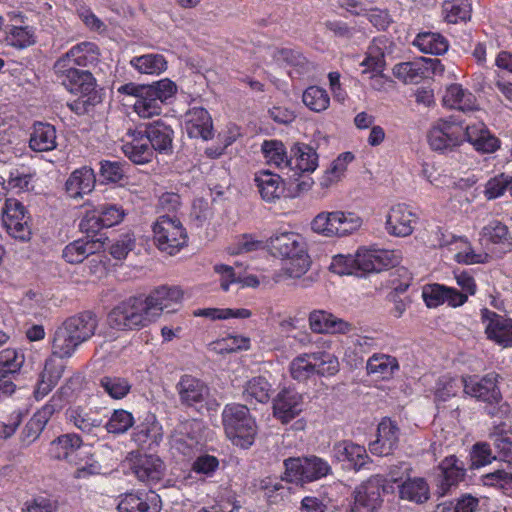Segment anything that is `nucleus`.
I'll list each match as a JSON object with an SVG mask.
<instances>
[{
  "instance_id": "f257e3e1",
  "label": "nucleus",
  "mask_w": 512,
  "mask_h": 512,
  "mask_svg": "<svg viewBox=\"0 0 512 512\" xmlns=\"http://www.w3.org/2000/svg\"><path fill=\"white\" fill-rule=\"evenodd\" d=\"M160 315V292L155 289L149 295L131 296L120 302L108 314L111 328L125 331L145 327L156 322Z\"/></svg>"
},
{
  "instance_id": "f03ea898",
  "label": "nucleus",
  "mask_w": 512,
  "mask_h": 512,
  "mask_svg": "<svg viewBox=\"0 0 512 512\" xmlns=\"http://www.w3.org/2000/svg\"><path fill=\"white\" fill-rule=\"evenodd\" d=\"M400 257L394 250L359 248L355 255H336L330 269L339 275L365 276L388 270L399 264Z\"/></svg>"
},
{
  "instance_id": "7ed1b4c3",
  "label": "nucleus",
  "mask_w": 512,
  "mask_h": 512,
  "mask_svg": "<svg viewBox=\"0 0 512 512\" xmlns=\"http://www.w3.org/2000/svg\"><path fill=\"white\" fill-rule=\"evenodd\" d=\"M97 326V317L90 311L68 318L55 331L52 343L53 355L59 358L71 357L82 343L95 334Z\"/></svg>"
},
{
  "instance_id": "20e7f679",
  "label": "nucleus",
  "mask_w": 512,
  "mask_h": 512,
  "mask_svg": "<svg viewBox=\"0 0 512 512\" xmlns=\"http://www.w3.org/2000/svg\"><path fill=\"white\" fill-rule=\"evenodd\" d=\"M273 255L287 259L285 272L292 278H300L310 268L311 261L303 237L292 231L276 233L269 239Z\"/></svg>"
},
{
  "instance_id": "39448f33",
  "label": "nucleus",
  "mask_w": 512,
  "mask_h": 512,
  "mask_svg": "<svg viewBox=\"0 0 512 512\" xmlns=\"http://www.w3.org/2000/svg\"><path fill=\"white\" fill-rule=\"evenodd\" d=\"M221 416L225 434L234 445L244 449L252 446L257 435V425L246 405L226 404Z\"/></svg>"
},
{
  "instance_id": "423d86ee",
  "label": "nucleus",
  "mask_w": 512,
  "mask_h": 512,
  "mask_svg": "<svg viewBox=\"0 0 512 512\" xmlns=\"http://www.w3.org/2000/svg\"><path fill=\"white\" fill-rule=\"evenodd\" d=\"M285 475L291 482L310 483L331 474L328 461L315 455L284 460Z\"/></svg>"
},
{
  "instance_id": "0eeeda50",
  "label": "nucleus",
  "mask_w": 512,
  "mask_h": 512,
  "mask_svg": "<svg viewBox=\"0 0 512 512\" xmlns=\"http://www.w3.org/2000/svg\"><path fill=\"white\" fill-rule=\"evenodd\" d=\"M427 141L433 151L452 152L464 142V127L455 121L438 119L429 129Z\"/></svg>"
},
{
  "instance_id": "6e6552de",
  "label": "nucleus",
  "mask_w": 512,
  "mask_h": 512,
  "mask_svg": "<svg viewBox=\"0 0 512 512\" xmlns=\"http://www.w3.org/2000/svg\"><path fill=\"white\" fill-rule=\"evenodd\" d=\"M437 492L444 496L464 482L467 468L463 460L456 455L444 457L435 468Z\"/></svg>"
},
{
  "instance_id": "1a4fd4ad",
  "label": "nucleus",
  "mask_w": 512,
  "mask_h": 512,
  "mask_svg": "<svg viewBox=\"0 0 512 512\" xmlns=\"http://www.w3.org/2000/svg\"><path fill=\"white\" fill-rule=\"evenodd\" d=\"M382 504L381 486L376 481L367 480L354 488L345 512H378Z\"/></svg>"
},
{
  "instance_id": "9d476101",
  "label": "nucleus",
  "mask_w": 512,
  "mask_h": 512,
  "mask_svg": "<svg viewBox=\"0 0 512 512\" xmlns=\"http://www.w3.org/2000/svg\"><path fill=\"white\" fill-rule=\"evenodd\" d=\"M499 379L500 375L496 372L487 373L482 377L464 375L461 377L463 392L483 403L497 398L500 400L502 393L499 387Z\"/></svg>"
},
{
  "instance_id": "9b49d317",
  "label": "nucleus",
  "mask_w": 512,
  "mask_h": 512,
  "mask_svg": "<svg viewBox=\"0 0 512 512\" xmlns=\"http://www.w3.org/2000/svg\"><path fill=\"white\" fill-rule=\"evenodd\" d=\"M54 71L71 93H80L86 96L95 88V79L89 70L67 65L65 61H56Z\"/></svg>"
},
{
  "instance_id": "f8f14e48",
  "label": "nucleus",
  "mask_w": 512,
  "mask_h": 512,
  "mask_svg": "<svg viewBox=\"0 0 512 512\" xmlns=\"http://www.w3.org/2000/svg\"><path fill=\"white\" fill-rule=\"evenodd\" d=\"M418 220V214L410 205L398 203L389 209L385 229L392 236L406 237L413 233Z\"/></svg>"
},
{
  "instance_id": "ddd939ff",
  "label": "nucleus",
  "mask_w": 512,
  "mask_h": 512,
  "mask_svg": "<svg viewBox=\"0 0 512 512\" xmlns=\"http://www.w3.org/2000/svg\"><path fill=\"white\" fill-rule=\"evenodd\" d=\"M443 70V65L439 59L421 57L417 61L396 64L393 68V75L408 84L418 83L426 77L427 72L435 74Z\"/></svg>"
},
{
  "instance_id": "4468645a",
  "label": "nucleus",
  "mask_w": 512,
  "mask_h": 512,
  "mask_svg": "<svg viewBox=\"0 0 512 512\" xmlns=\"http://www.w3.org/2000/svg\"><path fill=\"white\" fill-rule=\"evenodd\" d=\"M187 242L186 229L176 215L162 214V252L176 255Z\"/></svg>"
},
{
  "instance_id": "2eb2a0df",
  "label": "nucleus",
  "mask_w": 512,
  "mask_h": 512,
  "mask_svg": "<svg viewBox=\"0 0 512 512\" xmlns=\"http://www.w3.org/2000/svg\"><path fill=\"white\" fill-rule=\"evenodd\" d=\"M479 235L481 245L487 249L497 250L501 254L512 251V236L508 226L500 220L489 221L482 227Z\"/></svg>"
},
{
  "instance_id": "dca6fc26",
  "label": "nucleus",
  "mask_w": 512,
  "mask_h": 512,
  "mask_svg": "<svg viewBox=\"0 0 512 512\" xmlns=\"http://www.w3.org/2000/svg\"><path fill=\"white\" fill-rule=\"evenodd\" d=\"M308 323L311 331L316 334H347L353 329L351 323L323 309L312 310L308 315Z\"/></svg>"
},
{
  "instance_id": "f3484780",
  "label": "nucleus",
  "mask_w": 512,
  "mask_h": 512,
  "mask_svg": "<svg viewBox=\"0 0 512 512\" xmlns=\"http://www.w3.org/2000/svg\"><path fill=\"white\" fill-rule=\"evenodd\" d=\"M303 410V397L291 388H284L273 399V415L281 423L287 424Z\"/></svg>"
},
{
  "instance_id": "a211bd4d",
  "label": "nucleus",
  "mask_w": 512,
  "mask_h": 512,
  "mask_svg": "<svg viewBox=\"0 0 512 512\" xmlns=\"http://www.w3.org/2000/svg\"><path fill=\"white\" fill-rule=\"evenodd\" d=\"M483 320H488L485 329L487 338L504 348L512 346V319L497 314L488 308L481 310Z\"/></svg>"
},
{
  "instance_id": "6ab92c4d",
  "label": "nucleus",
  "mask_w": 512,
  "mask_h": 512,
  "mask_svg": "<svg viewBox=\"0 0 512 512\" xmlns=\"http://www.w3.org/2000/svg\"><path fill=\"white\" fill-rule=\"evenodd\" d=\"M399 427L390 418H383L378 424L377 438L369 443L373 455L388 456L398 447Z\"/></svg>"
},
{
  "instance_id": "aec40b11",
  "label": "nucleus",
  "mask_w": 512,
  "mask_h": 512,
  "mask_svg": "<svg viewBox=\"0 0 512 512\" xmlns=\"http://www.w3.org/2000/svg\"><path fill=\"white\" fill-rule=\"evenodd\" d=\"M62 407L61 399L53 397L49 403L38 410L26 423L21 432V441L24 445H30L43 431L52 415Z\"/></svg>"
},
{
  "instance_id": "412c9836",
  "label": "nucleus",
  "mask_w": 512,
  "mask_h": 512,
  "mask_svg": "<svg viewBox=\"0 0 512 512\" xmlns=\"http://www.w3.org/2000/svg\"><path fill=\"white\" fill-rule=\"evenodd\" d=\"M333 457L339 462H346L348 467L359 471L371 462L364 446L349 440H342L333 445Z\"/></svg>"
},
{
  "instance_id": "4be33fe9",
  "label": "nucleus",
  "mask_w": 512,
  "mask_h": 512,
  "mask_svg": "<svg viewBox=\"0 0 512 512\" xmlns=\"http://www.w3.org/2000/svg\"><path fill=\"white\" fill-rule=\"evenodd\" d=\"M184 128L190 138L210 140L214 136L211 115L203 107H192L185 113Z\"/></svg>"
},
{
  "instance_id": "5701e85b",
  "label": "nucleus",
  "mask_w": 512,
  "mask_h": 512,
  "mask_svg": "<svg viewBox=\"0 0 512 512\" xmlns=\"http://www.w3.org/2000/svg\"><path fill=\"white\" fill-rule=\"evenodd\" d=\"M464 141L482 153H494L500 148V140L493 135L483 122L467 125L464 128Z\"/></svg>"
},
{
  "instance_id": "b1692460",
  "label": "nucleus",
  "mask_w": 512,
  "mask_h": 512,
  "mask_svg": "<svg viewBox=\"0 0 512 512\" xmlns=\"http://www.w3.org/2000/svg\"><path fill=\"white\" fill-rule=\"evenodd\" d=\"M177 391L182 404L191 407L204 402L210 393L209 387L202 380L191 375L180 378Z\"/></svg>"
},
{
  "instance_id": "393cba45",
  "label": "nucleus",
  "mask_w": 512,
  "mask_h": 512,
  "mask_svg": "<svg viewBox=\"0 0 512 512\" xmlns=\"http://www.w3.org/2000/svg\"><path fill=\"white\" fill-rule=\"evenodd\" d=\"M293 155L289 158L288 172L289 178H297L305 172H313L318 166V155L315 150L309 146L296 147L292 149Z\"/></svg>"
},
{
  "instance_id": "a878e982",
  "label": "nucleus",
  "mask_w": 512,
  "mask_h": 512,
  "mask_svg": "<svg viewBox=\"0 0 512 512\" xmlns=\"http://www.w3.org/2000/svg\"><path fill=\"white\" fill-rule=\"evenodd\" d=\"M254 180L264 201L273 203L284 195L285 183L280 175L269 170H261L256 173Z\"/></svg>"
},
{
  "instance_id": "bb28decb",
  "label": "nucleus",
  "mask_w": 512,
  "mask_h": 512,
  "mask_svg": "<svg viewBox=\"0 0 512 512\" xmlns=\"http://www.w3.org/2000/svg\"><path fill=\"white\" fill-rule=\"evenodd\" d=\"M57 133L53 125L35 122L30 128L29 147L35 152H49L57 147Z\"/></svg>"
},
{
  "instance_id": "cd10ccee",
  "label": "nucleus",
  "mask_w": 512,
  "mask_h": 512,
  "mask_svg": "<svg viewBox=\"0 0 512 512\" xmlns=\"http://www.w3.org/2000/svg\"><path fill=\"white\" fill-rule=\"evenodd\" d=\"M95 182L93 169L85 166L71 173L65 183V189L71 198L77 199L92 192Z\"/></svg>"
},
{
  "instance_id": "c85d7f7f",
  "label": "nucleus",
  "mask_w": 512,
  "mask_h": 512,
  "mask_svg": "<svg viewBox=\"0 0 512 512\" xmlns=\"http://www.w3.org/2000/svg\"><path fill=\"white\" fill-rule=\"evenodd\" d=\"M398 496L417 505H422L430 499V487L423 477H408L398 485Z\"/></svg>"
},
{
  "instance_id": "c756f323",
  "label": "nucleus",
  "mask_w": 512,
  "mask_h": 512,
  "mask_svg": "<svg viewBox=\"0 0 512 512\" xmlns=\"http://www.w3.org/2000/svg\"><path fill=\"white\" fill-rule=\"evenodd\" d=\"M399 369L398 359L385 353H374L366 362L367 374L380 380L392 379Z\"/></svg>"
},
{
  "instance_id": "7c9ffc66",
  "label": "nucleus",
  "mask_w": 512,
  "mask_h": 512,
  "mask_svg": "<svg viewBox=\"0 0 512 512\" xmlns=\"http://www.w3.org/2000/svg\"><path fill=\"white\" fill-rule=\"evenodd\" d=\"M273 392L272 384L264 376H255L244 384L242 398L250 405L266 404L270 401Z\"/></svg>"
},
{
  "instance_id": "2f4dec72",
  "label": "nucleus",
  "mask_w": 512,
  "mask_h": 512,
  "mask_svg": "<svg viewBox=\"0 0 512 512\" xmlns=\"http://www.w3.org/2000/svg\"><path fill=\"white\" fill-rule=\"evenodd\" d=\"M98 57V48L94 43L82 42L72 47L65 56L57 61H65V64L74 67H90L98 62Z\"/></svg>"
},
{
  "instance_id": "473e14b6",
  "label": "nucleus",
  "mask_w": 512,
  "mask_h": 512,
  "mask_svg": "<svg viewBox=\"0 0 512 512\" xmlns=\"http://www.w3.org/2000/svg\"><path fill=\"white\" fill-rule=\"evenodd\" d=\"M445 106L461 111H473L477 109V99L475 95L462 87L461 84L454 83L447 87L443 97Z\"/></svg>"
},
{
  "instance_id": "72a5a7b5",
  "label": "nucleus",
  "mask_w": 512,
  "mask_h": 512,
  "mask_svg": "<svg viewBox=\"0 0 512 512\" xmlns=\"http://www.w3.org/2000/svg\"><path fill=\"white\" fill-rule=\"evenodd\" d=\"M103 247L101 238L79 239L68 244L63 250V258L71 264L83 262L89 255L95 254Z\"/></svg>"
},
{
  "instance_id": "f704fd0d",
  "label": "nucleus",
  "mask_w": 512,
  "mask_h": 512,
  "mask_svg": "<svg viewBox=\"0 0 512 512\" xmlns=\"http://www.w3.org/2000/svg\"><path fill=\"white\" fill-rule=\"evenodd\" d=\"M160 81L147 85L144 92L136 99L134 109L140 117L150 118L160 113Z\"/></svg>"
},
{
  "instance_id": "c9c22d12",
  "label": "nucleus",
  "mask_w": 512,
  "mask_h": 512,
  "mask_svg": "<svg viewBox=\"0 0 512 512\" xmlns=\"http://www.w3.org/2000/svg\"><path fill=\"white\" fill-rule=\"evenodd\" d=\"M67 420L83 433H93L95 429L102 427L103 420L99 415L80 406L69 408L66 411Z\"/></svg>"
},
{
  "instance_id": "e433bc0d",
  "label": "nucleus",
  "mask_w": 512,
  "mask_h": 512,
  "mask_svg": "<svg viewBox=\"0 0 512 512\" xmlns=\"http://www.w3.org/2000/svg\"><path fill=\"white\" fill-rule=\"evenodd\" d=\"M82 443L79 435L74 433L64 434L50 443L49 454L54 459L72 462L74 453L82 446Z\"/></svg>"
},
{
  "instance_id": "4c0bfd02",
  "label": "nucleus",
  "mask_w": 512,
  "mask_h": 512,
  "mask_svg": "<svg viewBox=\"0 0 512 512\" xmlns=\"http://www.w3.org/2000/svg\"><path fill=\"white\" fill-rule=\"evenodd\" d=\"M471 0H446L442 5V14L447 23L458 24L470 20Z\"/></svg>"
},
{
  "instance_id": "58836bf2",
  "label": "nucleus",
  "mask_w": 512,
  "mask_h": 512,
  "mask_svg": "<svg viewBox=\"0 0 512 512\" xmlns=\"http://www.w3.org/2000/svg\"><path fill=\"white\" fill-rule=\"evenodd\" d=\"M355 159L352 152L341 153L331 164L330 167L324 172L320 179V185L323 188H328L337 183L344 176L347 166Z\"/></svg>"
},
{
  "instance_id": "ea45409f",
  "label": "nucleus",
  "mask_w": 512,
  "mask_h": 512,
  "mask_svg": "<svg viewBox=\"0 0 512 512\" xmlns=\"http://www.w3.org/2000/svg\"><path fill=\"white\" fill-rule=\"evenodd\" d=\"M413 45L421 52L431 55H442L449 48L448 40L443 34H416Z\"/></svg>"
},
{
  "instance_id": "a19ab883",
  "label": "nucleus",
  "mask_w": 512,
  "mask_h": 512,
  "mask_svg": "<svg viewBox=\"0 0 512 512\" xmlns=\"http://www.w3.org/2000/svg\"><path fill=\"white\" fill-rule=\"evenodd\" d=\"M262 153L269 165H274L280 170L288 171L289 158L284 144L278 140H265L262 144Z\"/></svg>"
},
{
  "instance_id": "79ce46f5",
  "label": "nucleus",
  "mask_w": 512,
  "mask_h": 512,
  "mask_svg": "<svg viewBox=\"0 0 512 512\" xmlns=\"http://www.w3.org/2000/svg\"><path fill=\"white\" fill-rule=\"evenodd\" d=\"M302 101L309 110L320 113L328 109L330 96L326 89L311 85L304 90Z\"/></svg>"
},
{
  "instance_id": "37998d69",
  "label": "nucleus",
  "mask_w": 512,
  "mask_h": 512,
  "mask_svg": "<svg viewBox=\"0 0 512 512\" xmlns=\"http://www.w3.org/2000/svg\"><path fill=\"white\" fill-rule=\"evenodd\" d=\"M315 371L311 352L299 354L289 365L291 377L298 382H305L312 378L315 376Z\"/></svg>"
},
{
  "instance_id": "c03bdc74",
  "label": "nucleus",
  "mask_w": 512,
  "mask_h": 512,
  "mask_svg": "<svg viewBox=\"0 0 512 512\" xmlns=\"http://www.w3.org/2000/svg\"><path fill=\"white\" fill-rule=\"evenodd\" d=\"M313 364L316 368L315 375L321 377H331L339 372L338 358L327 351L311 352Z\"/></svg>"
},
{
  "instance_id": "a18cd8bd",
  "label": "nucleus",
  "mask_w": 512,
  "mask_h": 512,
  "mask_svg": "<svg viewBox=\"0 0 512 512\" xmlns=\"http://www.w3.org/2000/svg\"><path fill=\"white\" fill-rule=\"evenodd\" d=\"M334 223H336L335 237H344L360 229L363 220L354 212L337 210Z\"/></svg>"
},
{
  "instance_id": "49530a36",
  "label": "nucleus",
  "mask_w": 512,
  "mask_h": 512,
  "mask_svg": "<svg viewBox=\"0 0 512 512\" xmlns=\"http://www.w3.org/2000/svg\"><path fill=\"white\" fill-rule=\"evenodd\" d=\"M462 386L461 379L451 376L450 374L442 375L438 378L435 390V402H446L455 397Z\"/></svg>"
},
{
  "instance_id": "de8ad7c7",
  "label": "nucleus",
  "mask_w": 512,
  "mask_h": 512,
  "mask_svg": "<svg viewBox=\"0 0 512 512\" xmlns=\"http://www.w3.org/2000/svg\"><path fill=\"white\" fill-rule=\"evenodd\" d=\"M25 361L24 354L16 349L7 348L0 352V375L16 374Z\"/></svg>"
},
{
  "instance_id": "09e8293b",
  "label": "nucleus",
  "mask_w": 512,
  "mask_h": 512,
  "mask_svg": "<svg viewBox=\"0 0 512 512\" xmlns=\"http://www.w3.org/2000/svg\"><path fill=\"white\" fill-rule=\"evenodd\" d=\"M122 150L124 154L136 164H144L151 160L153 150L149 147L148 143H143V140L135 139L131 143L123 145Z\"/></svg>"
},
{
  "instance_id": "8fccbe9b",
  "label": "nucleus",
  "mask_w": 512,
  "mask_h": 512,
  "mask_svg": "<svg viewBox=\"0 0 512 512\" xmlns=\"http://www.w3.org/2000/svg\"><path fill=\"white\" fill-rule=\"evenodd\" d=\"M99 385L113 399L124 398L131 389V385L127 379L116 376L102 377Z\"/></svg>"
},
{
  "instance_id": "3c124183",
  "label": "nucleus",
  "mask_w": 512,
  "mask_h": 512,
  "mask_svg": "<svg viewBox=\"0 0 512 512\" xmlns=\"http://www.w3.org/2000/svg\"><path fill=\"white\" fill-rule=\"evenodd\" d=\"M469 457L471 469H479L497 459L492 453L490 444L487 442L475 443L470 450Z\"/></svg>"
},
{
  "instance_id": "603ef678",
  "label": "nucleus",
  "mask_w": 512,
  "mask_h": 512,
  "mask_svg": "<svg viewBox=\"0 0 512 512\" xmlns=\"http://www.w3.org/2000/svg\"><path fill=\"white\" fill-rule=\"evenodd\" d=\"M24 219H30L24 205L14 198L6 199L2 209L3 225H8L10 222H22Z\"/></svg>"
},
{
  "instance_id": "864d4df0",
  "label": "nucleus",
  "mask_w": 512,
  "mask_h": 512,
  "mask_svg": "<svg viewBox=\"0 0 512 512\" xmlns=\"http://www.w3.org/2000/svg\"><path fill=\"white\" fill-rule=\"evenodd\" d=\"M249 348L250 338L242 335H228L214 342V349L219 353H232Z\"/></svg>"
},
{
  "instance_id": "5fc2aeb1",
  "label": "nucleus",
  "mask_w": 512,
  "mask_h": 512,
  "mask_svg": "<svg viewBox=\"0 0 512 512\" xmlns=\"http://www.w3.org/2000/svg\"><path fill=\"white\" fill-rule=\"evenodd\" d=\"M509 184H511L510 175L500 173L490 178L484 189V196L487 200H494L501 197L506 190L509 191Z\"/></svg>"
},
{
  "instance_id": "6e6d98bb",
  "label": "nucleus",
  "mask_w": 512,
  "mask_h": 512,
  "mask_svg": "<svg viewBox=\"0 0 512 512\" xmlns=\"http://www.w3.org/2000/svg\"><path fill=\"white\" fill-rule=\"evenodd\" d=\"M336 215V211L332 212H320L317 214L313 220L311 221V229L313 232L325 236V237H335V226L334 217Z\"/></svg>"
},
{
  "instance_id": "4d7b16f0",
  "label": "nucleus",
  "mask_w": 512,
  "mask_h": 512,
  "mask_svg": "<svg viewBox=\"0 0 512 512\" xmlns=\"http://www.w3.org/2000/svg\"><path fill=\"white\" fill-rule=\"evenodd\" d=\"M133 424L132 414L126 410L119 409L114 411L105 428L109 433L120 434L130 429Z\"/></svg>"
},
{
  "instance_id": "13d9d810",
  "label": "nucleus",
  "mask_w": 512,
  "mask_h": 512,
  "mask_svg": "<svg viewBox=\"0 0 512 512\" xmlns=\"http://www.w3.org/2000/svg\"><path fill=\"white\" fill-rule=\"evenodd\" d=\"M260 488L264 491V495L270 504H276L288 495V488L278 479H263Z\"/></svg>"
},
{
  "instance_id": "bf43d9fd",
  "label": "nucleus",
  "mask_w": 512,
  "mask_h": 512,
  "mask_svg": "<svg viewBox=\"0 0 512 512\" xmlns=\"http://www.w3.org/2000/svg\"><path fill=\"white\" fill-rule=\"evenodd\" d=\"M184 292L179 286L162 285V312L177 311L183 300Z\"/></svg>"
},
{
  "instance_id": "052dcab7",
  "label": "nucleus",
  "mask_w": 512,
  "mask_h": 512,
  "mask_svg": "<svg viewBox=\"0 0 512 512\" xmlns=\"http://www.w3.org/2000/svg\"><path fill=\"white\" fill-rule=\"evenodd\" d=\"M447 286L439 283L427 284L423 287L422 298L428 308H437L445 303Z\"/></svg>"
},
{
  "instance_id": "680f3d73",
  "label": "nucleus",
  "mask_w": 512,
  "mask_h": 512,
  "mask_svg": "<svg viewBox=\"0 0 512 512\" xmlns=\"http://www.w3.org/2000/svg\"><path fill=\"white\" fill-rule=\"evenodd\" d=\"M105 228L119 224L124 218V210L116 204H101L95 209Z\"/></svg>"
},
{
  "instance_id": "e2e57ef3",
  "label": "nucleus",
  "mask_w": 512,
  "mask_h": 512,
  "mask_svg": "<svg viewBox=\"0 0 512 512\" xmlns=\"http://www.w3.org/2000/svg\"><path fill=\"white\" fill-rule=\"evenodd\" d=\"M100 165V174L106 181L117 183L126 175V164L119 161L103 160Z\"/></svg>"
},
{
  "instance_id": "0e129e2a",
  "label": "nucleus",
  "mask_w": 512,
  "mask_h": 512,
  "mask_svg": "<svg viewBox=\"0 0 512 512\" xmlns=\"http://www.w3.org/2000/svg\"><path fill=\"white\" fill-rule=\"evenodd\" d=\"M52 360H47L45 363L44 372L42 375V380L38 383V386L35 390V397L37 399L43 398L46 396L52 389L53 386L56 385L57 380L61 376V372L57 371L55 373L49 371V366Z\"/></svg>"
},
{
  "instance_id": "69168bd1",
  "label": "nucleus",
  "mask_w": 512,
  "mask_h": 512,
  "mask_svg": "<svg viewBox=\"0 0 512 512\" xmlns=\"http://www.w3.org/2000/svg\"><path fill=\"white\" fill-rule=\"evenodd\" d=\"M117 509L119 512H149L151 506L138 495L129 493L122 497Z\"/></svg>"
},
{
  "instance_id": "338daca9",
  "label": "nucleus",
  "mask_w": 512,
  "mask_h": 512,
  "mask_svg": "<svg viewBox=\"0 0 512 512\" xmlns=\"http://www.w3.org/2000/svg\"><path fill=\"white\" fill-rule=\"evenodd\" d=\"M79 228L83 233L87 234V238L94 239L99 231L102 228H105V226L102 225L101 218L99 217L97 211L94 209L93 211L86 212V215L79 223Z\"/></svg>"
},
{
  "instance_id": "774afa93",
  "label": "nucleus",
  "mask_w": 512,
  "mask_h": 512,
  "mask_svg": "<svg viewBox=\"0 0 512 512\" xmlns=\"http://www.w3.org/2000/svg\"><path fill=\"white\" fill-rule=\"evenodd\" d=\"M137 478L149 485H156L160 481V470L149 460H145L141 465L135 467Z\"/></svg>"
}]
</instances>
